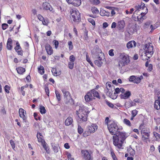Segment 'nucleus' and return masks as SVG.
I'll return each mask as SVG.
<instances>
[{"mask_svg": "<svg viewBox=\"0 0 160 160\" xmlns=\"http://www.w3.org/2000/svg\"><path fill=\"white\" fill-rule=\"evenodd\" d=\"M115 135L112 137L113 145L119 149H123L122 144L127 138L126 133L122 132Z\"/></svg>", "mask_w": 160, "mask_h": 160, "instance_id": "1", "label": "nucleus"}, {"mask_svg": "<svg viewBox=\"0 0 160 160\" xmlns=\"http://www.w3.org/2000/svg\"><path fill=\"white\" fill-rule=\"evenodd\" d=\"M89 113L88 107L83 105L80 106L78 110L76 111V114L78 118V123H81L82 121H86L87 120V114Z\"/></svg>", "mask_w": 160, "mask_h": 160, "instance_id": "2", "label": "nucleus"}, {"mask_svg": "<svg viewBox=\"0 0 160 160\" xmlns=\"http://www.w3.org/2000/svg\"><path fill=\"white\" fill-rule=\"evenodd\" d=\"M108 128L112 135H116L121 133L122 127L118 124L117 122L114 121H110L108 124Z\"/></svg>", "mask_w": 160, "mask_h": 160, "instance_id": "3", "label": "nucleus"}, {"mask_svg": "<svg viewBox=\"0 0 160 160\" xmlns=\"http://www.w3.org/2000/svg\"><path fill=\"white\" fill-rule=\"evenodd\" d=\"M144 56L148 58H144L143 56L142 55V58L143 60H146L150 58L153 54L154 49L153 47L152 43H147L144 49Z\"/></svg>", "mask_w": 160, "mask_h": 160, "instance_id": "4", "label": "nucleus"}, {"mask_svg": "<svg viewBox=\"0 0 160 160\" xmlns=\"http://www.w3.org/2000/svg\"><path fill=\"white\" fill-rule=\"evenodd\" d=\"M130 62L129 56L124 53L121 54L118 60V66L119 68L128 64Z\"/></svg>", "mask_w": 160, "mask_h": 160, "instance_id": "5", "label": "nucleus"}, {"mask_svg": "<svg viewBox=\"0 0 160 160\" xmlns=\"http://www.w3.org/2000/svg\"><path fill=\"white\" fill-rule=\"evenodd\" d=\"M71 20L74 22H78L80 19V13L78 10L75 9H72L70 11Z\"/></svg>", "mask_w": 160, "mask_h": 160, "instance_id": "6", "label": "nucleus"}, {"mask_svg": "<svg viewBox=\"0 0 160 160\" xmlns=\"http://www.w3.org/2000/svg\"><path fill=\"white\" fill-rule=\"evenodd\" d=\"M63 95V99L65 103L68 104L72 100V98L69 92L65 89H62Z\"/></svg>", "mask_w": 160, "mask_h": 160, "instance_id": "7", "label": "nucleus"}, {"mask_svg": "<svg viewBox=\"0 0 160 160\" xmlns=\"http://www.w3.org/2000/svg\"><path fill=\"white\" fill-rule=\"evenodd\" d=\"M111 84V83L109 82H108L106 84V88L108 90L107 94H108L110 97L112 94L113 90L114 89V86L113 85H112Z\"/></svg>", "mask_w": 160, "mask_h": 160, "instance_id": "8", "label": "nucleus"}, {"mask_svg": "<svg viewBox=\"0 0 160 160\" xmlns=\"http://www.w3.org/2000/svg\"><path fill=\"white\" fill-rule=\"evenodd\" d=\"M82 156L86 160H93V158L89 152L87 150H82L81 151Z\"/></svg>", "mask_w": 160, "mask_h": 160, "instance_id": "9", "label": "nucleus"}, {"mask_svg": "<svg viewBox=\"0 0 160 160\" xmlns=\"http://www.w3.org/2000/svg\"><path fill=\"white\" fill-rule=\"evenodd\" d=\"M14 49L16 52L18 53V55L21 56L23 55V51L22 50L20 44L18 41L16 42V46L14 48Z\"/></svg>", "mask_w": 160, "mask_h": 160, "instance_id": "10", "label": "nucleus"}, {"mask_svg": "<svg viewBox=\"0 0 160 160\" xmlns=\"http://www.w3.org/2000/svg\"><path fill=\"white\" fill-rule=\"evenodd\" d=\"M126 24L123 20H121L118 22L117 28L118 29L121 31H123L125 27Z\"/></svg>", "mask_w": 160, "mask_h": 160, "instance_id": "11", "label": "nucleus"}, {"mask_svg": "<svg viewBox=\"0 0 160 160\" xmlns=\"http://www.w3.org/2000/svg\"><path fill=\"white\" fill-rule=\"evenodd\" d=\"M98 126L95 124H91V125L88 126L87 128V130H88L91 133H93L96 131L98 129Z\"/></svg>", "mask_w": 160, "mask_h": 160, "instance_id": "12", "label": "nucleus"}, {"mask_svg": "<svg viewBox=\"0 0 160 160\" xmlns=\"http://www.w3.org/2000/svg\"><path fill=\"white\" fill-rule=\"evenodd\" d=\"M84 98L85 101L88 102H91L94 99L90 92L87 93L86 95L85 96Z\"/></svg>", "mask_w": 160, "mask_h": 160, "instance_id": "13", "label": "nucleus"}, {"mask_svg": "<svg viewBox=\"0 0 160 160\" xmlns=\"http://www.w3.org/2000/svg\"><path fill=\"white\" fill-rule=\"evenodd\" d=\"M92 52L94 54H96L100 53L103 56V53H102L101 50L99 48V46L97 45L95 46Z\"/></svg>", "mask_w": 160, "mask_h": 160, "instance_id": "14", "label": "nucleus"}, {"mask_svg": "<svg viewBox=\"0 0 160 160\" xmlns=\"http://www.w3.org/2000/svg\"><path fill=\"white\" fill-rule=\"evenodd\" d=\"M131 95V92L129 91H128L122 93L120 95V97L121 99H127Z\"/></svg>", "mask_w": 160, "mask_h": 160, "instance_id": "15", "label": "nucleus"}, {"mask_svg": "<svg viewBox=\"0 0 160 160\" xmlns=\"http://www.w3.org/2000/svg\"><path fill=\"white\" fill-rule=\"evenodd\" d=\"M19 113L20 117L22 118L23 120L26 119V117L25 116L26 114V111L22 108H20L19 110Z\"/></svg>", "mask_w": 160, "mask_h": 160, "instance_id": "16", "label": "nucleus"}, {"mask_svg": "<svg viewBox=\"0 0 160 160\" xmlns=\"http://www.w3.org/2000/svg\"><path fill=\"white\" fill-rule=\"evenodd\" d=\"M43 8L46 10L52 11V8L50 4L47 2H43L42 5Z\"/></svg>", "mask_w": 160, "mask_h": 160, "instance_id": "17", "label": "nucleus"}, {"mask_svg": "<svg viewBox=\"0 0 160 160\" xmlns=\"http://www.w3.org/2000/svg\"><path fill=\"white\" fill-rule=\"evenodd\" d=\"M45 49L48 55H51L52 54V49L49 44H48L46 45Z\"/></svg>", "mask_w": 160, "mask_h": 160, "instance_id": "18", "label": "nucleus"}, {"mask_svg": "<svg viewBox=\"0 0 160 160\" xmlns=\"http://www.w3.org/2000/svg\"><path fill=\"white\" fill-rule=\"evenodd\" d=\"M141 133L142 135L143 139L144 141L147 142L149 136V133L148 132H144V131L142 130Z\"/></svg>", "mask_w": 160, "mask_h": 160, "instance_id": "19", "label": "nucleus"}, {"mask_svg": "<svg viewBox=\"0 0 160 160\" xmlns=\"http://www.w3.org/2000/svg\"><path fill=\"white\" fill-rule=\"evenodd\" d=\"M136 46V43L134 41H131L128 42L127 44L128 48L129 49L133 47H135Z\"/></svg>", "mask_w": 160, "mask_h": 160, "instance_id": "20", "label": "nucleus"}, {"mask_svg": "<svg viewBox=\"0 0 160 160\" xmlns=\"http://www.w3.org/2000/svg\"><path fill=\"white\" fill-rule=\"evenodd\" d=\"M12 39L10 38H9L7 42V48L8 50H11L12 49Z\"/></svg>", "mask_w": 160, "mask_h": 160, "instance_id": "21", "label": "nucleus"}, {"mask_svg": "<svg viewBox=\"0 0 160 160\" xmlns=\"http://www.w3.org/2000/svg\"><path fill=\"white\" fill-rule=\"evenodd\" d=\"M71 1L69 3V4H71L75 6H79L81 3V0H71Z\"/></svg>", "mask_w": 160, "mask_h": 160, "instance_id": "22", "label": "nucleus"}, {"mask_svg": "<svg viewBox=\"0 0 160 160\" xmlns=\"http://www.w3.org/2000/svg\"><path fill=\"white\" fill-rule=\"evenodd\" d=\"M91 94L93 97V98L95 99V97H96L98 98H99L100 96L98 92L94 89H92L90 91Z\"/></svg>", "mask_w": 160, "mask_h": 160, "instance_id": "23", "label": "nucleus"}, {"mask_svg": "<svg viewBox=\"0 0 160 160\" xmlns=\"http://www.w3.org/2000/svg\"><path fill=\"white\" fill-rule=\"evenodd\" d=\"M72 118L71 117H69L68 118L65 122V125L66 126H69L72 123Z\"/></svg>", "mask_w": 160, "mask_h": 160, "instance_id": "24", "label": "nucleus"}, {"mask_svg": "<svg viewBox=\"0 0 160 160\" xmlns=\"http://www.w3.org/2000/svg\"><path fill=\"white\" fill-rule=\"evenodd\" d=\"M143 77L142 75H141L139 77L135 76V79L134 82V83L138 84L141 81V80L143 79Z\"/></svg>", "mask_w": 160, "mask_h": 160, "instance_id": "25", "label": "nucleus"}, {"mask_svg": "<svg viewBox=\"0 0 160 160\" xmlns=\"http://www.w3.org/2000/svg\"><path fill=\"white\" fill-rule=\"evenodd\" d=\"M125 106L126 107L128 108L130 107L135 106V105L132 101L130 100L125 103Z\"/></svg>", "mask_w": 160, "mask_h": 160, "instance_id": "26", "label": "nucleus"}, {"mask_svg": "<svg viewBox=\"0 0 160 160\" xmlns=\"http://www.w3.org/2000/svg\"><path fill=\"white\" fill-rule=\"evenodd\" d=\"M41 135V134L40 133H38L37 134V137L38 139V141L39 142H40L42 143V144L44 143L45 141L42 138Z\"/></svg>", "mask_w": 160, "mask_h": 160, "instance_id": "27", "label": "nucleus"}, {"mask_svg": "<svg viewBox=\"0 0 160 160\" xmlns=\"http://www.w3.org/2000/svg\"><path fill=\"white\" fill-rule=\"evenodd\" d=\"M100 14L101 16H109L110 13L108 12H107L103 9H102L100 10Z\"/></svg>", "mask_w": 160, "mask_h": 160, "instance_id": "28", "label": "nucleus"}, {"mask_svg": "<svg viewBox=\"0 0 160 160\" xmlns=\"http://www.w3.org/2000/svg\"><path fill=\"white\" fill-rule=\"evenodd\" d=\"M52 72L53 75L56 76L59 75L61 73V72L57 71L56 69L54 68H52Z\"/></svg>", "mask_w": 160, "mask_h": 160, "instance_id": "29", "label": "nucleus"}, {"mask_svg": "<svg viewBox=\"0 0 160 160\" xmlns=\"http://www.w3.org/2000/svg\"><path fill=\"white\" fill-rule=\"evenodd\" d=\"M52 146L54 152L56 153L58 151L59 148L58 145L55 143H52Z\"/></svg>", "mask_w": 160, "mask_h": 160, "instance_id": "30", "label": "nucleus"}, {"mask_svg": "<svg viewBox=\"0 0 160 160\" xmlns=\"http://www.w3.org/2000/svg\"><path fill=\"white\" fill-rule=\"evenodd\" d=\"M16 70L18 73L21 74H22L25 71V69L22 67L17 68Z\"/></svg>", "mask_w": 160, "mask_h": 160, "instance_id": "31", "label": "nucleus"}, {"mask_svg": "<svg viewBox=\"0 0 160 160\" xmlns=\"http://www.w3.org/2000/svg\"><path fill=\"white\" fill-rule=\"evenodd\" d=\"M128 152L129 153L130 155L132 156H134L135 154V151L132 149L131 147H129L128 149Z\"/></svg>", "mask_w": 160, "mask_h": 160, "instance_id": "32", "label": "nucleus"}, {"mask_svg": "<svg viewBox=\"0 0 160 160\" xmlns=\"http://www.w3.org/2000/svg\"><path fill=\"white\" fill-rule=\"evenodd\" d=\"M38 72L41 75L43 74L44 73V68L43 66H40L38 68Z\"/></svg>", "mask_w": 160, "mask_h": 160, "instance_id": "33", "label": "nucleus"}, {"mask_svg": "<svg viewBox=\"0 0 160 160\" xmlns=\"http://www.w3.org/2000/svg\"><path fill=\"white\" fill-rule=\"evenodd\" d=\"M39 111L42 114H44L46 112V110L45 107L42 106H40Z\"/></svg>", "mask_w": 160, "mask_h": 160, "instance_id": "34", "label": "nucleus"}, {"mask_svg": "<svg viewBox=\"0 0 160 160\" xmlns=\"http://www.w3.org/2000/svg\"><path fill=\"white\" fill-rule=\"evenodd\" d=\"M89 37L88 36V31L85 30L84 32L83 36V39L84 41H88L89 40Z\"/></svg>", "mask_w": 160, "mask_h": 160, "instance_id": "35", "label": "nucleus"}, {"mask_svg": "<svg viewBox=\"0 0 160 160\" xmlns=\"http://www.w3.org/2000/svg\"><path fill=\"white\" fill-rule=\"evenodd\" d=\"M146 17L141 16L140 15L137 17L138 21L140 23H142L143 20L146 18Z\"/></svg>", "mask_w": 160, "mask_h": 160, "instance_id": "36", "label": "nucleus"}, {"mask_svg": "<svg viewBox=\"0 0 160 160\" xmlns=\"http://www.w3.org/2000/svg\"><path fill=\"white\" fill-rule=\"evenodd\" d=\"M42 145L43 146V147L44 149H45V150L46 151V152H47V153H49L50 152L49 151V149L48 148V146L47 144H46L45 142L44 143H42Z\"/></svg>", "mask_w": 160, "mask_h": 160, "instance_id": "37", "label": "nucleus"}, {"mask_svg": "<svg viewBox=\"0 0 160 160\" xmlns=\"http://www.w3.org/2000/svg\"><path fill=\"white\" fill-rule=\"evenodd\" d=\"M92 12L93 14H98L99 13V11L98 8L95 7H93L91 9Z\"/></svg>", "mask_w": 160, "mask_h": 160, "instance_id": "38", "label": "nucleus"}, {"mask_svg": "<svg viewBox=\"0 0 160 160\" xmlns=\"http://www.w3.org/2000/svg\"><path fill=\"white\" fill-rule=\"evenodd\" d=\"M123 123L126 125L130 127L131 126V123L129 120L128 119L126 118H125L123 120Z\"/></svg>", "mask_w": 160, "mask_h": 160, "instance_id": "39", "label": "nucleus"}, {"mask_svg": "<svg viewBox=\"0 0 160 160\" xmlns=\"http://www.w3.org/2000/svg\"><path fill=\"white\" fill-rule=\"evenodd\" d=\"M153 135L155 137L157 141H160V134L155 132H153Z\"/></svg>", "mask_w": 160, "mask_h": 160, "instance_id": "40", "label": "nucleus"}, {"mask_svg": "<svg viewBox=\"0 0 160 160\" xmlns=\"http://www.w3.org/2000/svg\"><path fill=\"white\" fill-rule=\"evenodd\" d=\"M91 133V132H90V131L88 130H87V128L86 129V130L83 132V136L85 137H86L87 136L90 135Z\"/></svg>", "mask_w": 160, "mask_h": 160, "instance_id": "41", "label": "nucleus"}, {"mask_svg": "<svg viewBox=\"0 0 160 160\" xmlns=\"http://www.w3.org/2000/svg\"><path fill=\"white\" fill-rule=\"evenodd\" d=\"M158 24L156 23L153 25H150V28L151 29V31H153L154 29L158 28Z\"/></svg>", "mask_w": 160, "mask_h": 160, "instance_id": "42", "label": "nucleus"}, {"mask_svg": "<svg viewBox=\"0 0 160 160\" xmlns=\"http://www.w3.org/2000/svg\"><path fill=\"white\" fill-rule=\"evenodd\" d=\"M55 92L57 99L58 100V101H59L61 100V95L57 90H55Z\"/></svg>", "mask_w": 160, "mask_h": 160, "instance_id": "43", "label": "nucleus"}, {"mask_svg": "<svg viewBox=\"0 0 160 160\" xmlns=\"http://www.w3.org/2000/svg\"><path fill=\"white\" fill-rule=\"evenodd\" d=\"M74 65V62H69L68 63V68L71 69L73 68Z\"/></svg>", "mask_w": 160, "mask_h": 160, "instance_id": "44", "label": "nucleus"}, {"mask_svg": "<svg viewBox=\"0 0 160 160\" xmlns=\"http://www.w3.org/2000/svg\"><path fill=\"white\" fill-rule=\"evenodd\" d=\"M102 62L98 60H96L95 61V64L98 67H101L102 64Z\"/></svg>", "mask_w": 160, "mask_h": 160, "instance_id": "45", "label": "nucleus"}, {"mask_svg": "<svg viewBox=\"0 0 160 160\" xmlns=\"http://www.w3.org/2000/svg\"><path fill=\"white\" fill-rule=\"evenodd\" d=\"M78 133L80 134H82L83 132V129L79 125L78 126Z\"/></svg>", "mask_w": 160, "mask_h": 160, "instance_id": "46", "label": "nucleus"}, {"mask_svg": "<svg viewBox=\"0 0 160 160\" xmlns=\"http://www.w3.org/2000/svg\"><path fill=\"white\" fill-rule=\"evenodd\" d=\"M86 60L88 62L90 65L92 67H93V65L92 63V62L90 58L88 57V54H86Z\"/></svg>", "mask_w": 160, "mask_h": 160, "instance_id": "47", "label": "nucleus"}, {"mask_svg": "<svg viewBox=\"0 0 160 160\" xmlns=\"http://www.w3.org/2000/svg\"><path fill=\"white\" fill-rule=\"evenodd\" d=\"M111 154L112 156V157L113 159V160H118V159L116 158V155L113 151L111 150Z\"/></svg>", "mask_w": 160, "mask_h": 160, "instance_id": "48", "label": "nucleus"}, {"mask_svg": "<svg viewBox=\"0 0 160 160\" xmlns=\"http://www.w3.org/2000/svg\"><path fill=\"white\" fill-rule=\"evenodd\" d=\"M33 116L35 119L36 120H40V117L38 116L37 113L36 112H34L33 114Z\"/></svg>", "mask_w": 160, "mask_h": 160, "instance_id": "49", "label": "nucleus"}, {"mask_svg": "<svg viewBox=\"0 0 160 160\" xmlns=\"http://www.w3.org/2000/svg\"><path fill=\"white\" fill-rule=\"evenodd\" d=\"M135 76L132 75L131 76L128 78V80L130 82H132L134 83V80L135 79Z\"/></svg>", "mask_w": 160, "mask_h": 160, "instance_id": "50", "label": "nucleus"}, {"mask_svg": "<svg viewBox=\"0 0 160 160\" xmlns=\"http://www.w3.org/2000/svg\"><path fill=\"white\" fill-rule=\"evenodd\" d=\"M69 62H74L76 58L73 55H72L70 56L69 58Z\"/></svg>", "mask_w": 160, "mask_h": 160, "instance_id": "51", "label": "nucleus"}, {"mask_svg": "<svg viewBox=\"0 0 160 160\" xmlns=\"http://www.w3.org/2000/svg\"><path fill=\"white\" fill-rule=\"evenodd\" d=\"M10 89V87L7 85L5 86L4 87V90L5 92L8 93L9 92V90Z\"/></svg>", "mask_w": 160, "mask_h": 160, "instance_id": "52", "label": "nucleus"}, {"mask_svg": "<svg viewBox=\"0 0 160 160\" xmlns=\"http://www.w3.org/2000/svg\"><path fill=\"white\" fill-rule=\"evenodd\" d=\"M68 45L69 46V49L70 50H72L73 49V45L72 42L71 41H69L68 42Z\"/></svg>", "mask_w": 160, "mask_h": 160, "instance_id": "53", "label": "nucleus"}, {"mask_svg": "<svg viewBox=\"0 0 160 160\" xmlns=\"http://www.w3.org/2000/svg\"><path fill=\"white\" fill-rule=\"evenodd\" d=\"M138 112V111L136 110H134L132 111V115L133 116V117H135L137 114Z\"/></svg>", "mask_w": 160, "mask_h": 160, "instance_id": "54", "label": "nucleus"}, {"mask_svg": "<svg viewBox=\"0 0 160 160\" xmlns=\"http://www.w3.org/2000/svg\"><path fill=\"white\" fill-rule=\"evenodd\" d=\"M134 8H135L134 9L135 10L134 13H134L135 12H137V11H139L140 9V5L138 4L137 5H136V6H135V7H134Z\"/></svg>", "mask_w": 160, "mask_h": 160, "instance_id": "55", "label": "nucleus"}, {"mask_svg": "<svg viewBox=\"0 0 160 160\" xmlns=\"http://www.w3.org/2000/svg\"><path fill=\"white\" fill-rule=\"evenodd\" d=\"M53 42H54V45H55V48L56 49H57L59 45V42L58 41L56 40H55L53 41Z\"/></svg>", "mask_w": 160, "mask_h": 160, "instance_id": "56", "label": "nucleus"}, {"mask_svg": "<svg viewBox=\"0 0 160 160\" xmlns=\"http://www.w3.org/2000/svg\"><path fill=\"white\" fill-rule=\"evenodd\" d=\"M151 22L150 21H148L144 24V28H148L149 26L150 25Z\"/></svg>", "mask_w": 160, "mask_h": 160, "instance_id": "57", "label": "nucleus"}, {"mask_svg": "<svg viewBox=\"0 0 160 160\" xmlns=\"http://www.w3.org/2000/svg\"><path fill=\"white\" fill-rule=\"evenodd\" d=\"M88 21L90 23H91L93 25H95V23L94 20L91 18H89L88 19Z\"/></svg>", "mask_w": 160, "mask_h": 160, "instance_id": "58", "label": "nucleus"}, {"mask_svg": "<svg viewBox=\"0 0 160 160\" xmlns=\"http://www.w3.org/2000/svg\"><path fill=\"white\" fill-rule=\"evenodd\" d=\"M45 90L47 95L49 96V90L48 87L45 86Z\"/></svg>", "mask_w": 160, "mask_h": 160, "instance_id": "59", "label": "nucleus"}, {"mask_svg": "<svg viewBox=\"0 0 160 160\" xmlns=\"http://www.w3.org/2000/svg\"><path fill=\"white\" fill-rule=\"evenodd\" d=\"M106 103L111 108H113L114 107V105L112 103L107 101H106Z\"/></svg>", "mask_w": 160, "mask_h": 160, "instance_id": "60", "label": "nucleus"}, {"mask_svg": "<svg viewBox=\"0 0 160 160\" xmlns=\"http://www.w3.org/2000/svg\"><path fill=\"white\" fill-rule=\"evenodd\" d=\"M8 27V24L6 23H3L2 24V28L3 30H5Z\"/></svg>", "mask_w": 160, "mask_h": 160, "instance_id": "61", "label": "nucleus"}, {"mask_svg": "<svg viewBox=\"0 0 160 160\" xmlns=\"http://www.w3.org/2000/svg\"><path fill=\"white\" fill-rule=\"evenodd\" d=\"M113 49H111L109 50L108 52L109 55L111 56H113L114 55Z\"/></svg>", "mask_w": 160, "mask_h": 160, "instance_id": "62", "label": "nucleus"}, {"mask_svg": "<svg viewBox=\"0 0 160 160\" xmlns=\"http://www.w3.org/2000/svg\"><path fill=\"white\" fill-rule=\"evenodd\" d=\"M132 102L134 104L135 106H136V103L139 102H140V99L138 98H136L134 99Z\"/></svg>", "mask_w": 160, "mask_h": 160, "instance_id": "63", "label": "nucleus"}, {"mask_svg": "<svg viewBox=\"0 0 160 160\" xmlns=\"http://www.w3.org/2000/svg\"><path fill=\"white\" fill-rule=\"evenodd\" d=\"M140 9H143L145 8H146H146H147L145 6V4L144 3H141L140 5Z\"/></svg>", "mask_w": 160, "mask_h": 160, "instance_id": "64", "label": "nucleus"}]
</instances>
